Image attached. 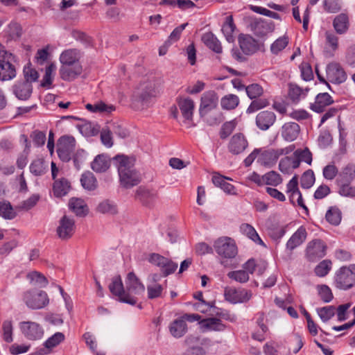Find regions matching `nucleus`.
I'll return each instance as SVG.
<instances>
[{
  "mask_svg": "<svg viewBox=\"0 0 355 355\" xmlns=\"http://www.w3.org/2000/svg\"><path fill=\"white\" fill-rule=\"evenodd\" d=\"M76 226L73 219L64 215L62 216L57 227L58 236L62 240H68L72 237L75 232Z\"/></svg>",
  "mask_w": 355,
  "mask_h": 355,
  "instance_id": "ddd939ff",
  "label": "nucleus"
},
{
  "mask_svg": "<svg viewBox=\"0 0 355 355\" xmlns=\"http://www.w3.org/2000/svg\"><path fill=\"white\" fill-rule=\"evenodd\" d=\"M69 209L80 217L85 216L89 212L86 202L81 198H72L69 202Z\"/></svg>",
  "mask_w": 355,
  "mask_h": 355,
  "instance_id": "cd10ccee",
  "label": "nucleus"
},
{
  "mask_svg": "<svg viewBox=\"0 0 355 355\" xmlns=\"http://www.w3.org/2000/svg\"><path fill=\"white\" fill-rule=\"evenodd\" d=\"M27 278L30 281L31 284L39 287H45L47 284V279L41 273L33 271L27 275Z\"/></svg>",
  "mask_w": 355,
  "mask_h": 355,
  "instance_id": "a18cd8bd",
  "label": "nucleus"
},
{
  "mask_svg": "<svg viewBox=\"0 0 355 355\" xmlns=\"http://www.w3.org/2000/svg\"><path fill=\"white\" fill-rule=\"evenodd\" d=\"M80 182L83 187L88 191H94L97 187L96 178L90 171H86L82 174Z\"/></svg>",
  "mask_w": 355,
  "mask_h": 355,
  "instance_id": "4c0bfd02",
  "label": "nucleus"
},
{
  "mask_svg": "<svg viewBox=\"0 0 355 355\" xmlns=\"http://www.w3.org/2000/svg\"><path fill=\"white\" fill-rule=\"evenodd\" d=\"M126 288L130 293L139 295L144 292L145 287L133 272L128 274L125 280Z\"/></svg>",
  "mask_w": 355,
  "mask_h": 355,
  "instance_id": "b1692460",
  "label": "nucleus"
},
{
  "mask_svg": "<svg viewBox=\"0 0 355 355\" xmlns=\"http://www.w3.org/2000/svg\"><path fill=\"white\" fill-rule=\"evenodd\" d=\"M163 288L159 284H153L147 286L148 297L155 299L162 296Z\"/></svg>",
  "mask_w": 355,
  "mask_h": 355,
  "instance_id": "69168bd1",
  "label": "nucleus"
},
{
  "mask_svg": "<svg viewBox=\"0 0 355 355\" xmlns=\"http://www.w3.org/2000/svg\"><path fill=\"white\" fill-rule=\"evenodd\" d=\"M38 199L39 198L37 196H32L27 200L23 201L19 205H18L16 207V210L28 211L36 205Z\"/></svg>",
  "mask_w": 355,
  "mask_h": 355,
  "instance_id": "774afa93",
  "label": "nucleus"
},
{
  "mask_svg": "<svg viewBox=\"0 0 355 355\" xmlns=\"http://www.w3.org/2000/svg\"><path fill=\"white\" fill-rule=\"evenodd\" d=\"M299 167V159L293 156H286L279 163V171L285 174H290L293 171Z\"/></svg>",
  "mask_w": 355,
  "mask_h": 355,
  "instance_id": "c85d7f7f",
  "label": "nucleus"
},
{
  "mask_svg": "<svg viewBox=\"0 0 355 355\" xmlns=\"http://www.w3.org/2000/svg\"><path fill=\"white\" fill-rule=\"evenodd\" d=\"M294 150L295 146L293 144L282 148L259 150L257 162L266 167H272L276 164L280 156L288 155Z\"/></svg>",
  "mask_w": 355,
  "mask_h": 355,
  "instance_id": "7ed1b4c3",
  "label": "nucleus"
},
{
  "mask_svg": "<svg viewBox=\"0 0 355 355\" xmlns=\"http://www.w3.org/2000/svg\"><path fill=\"white\" fill-rule=\"evenodd\" d=\"M282 182L281 175L276 171H272L264 175V184L277 186Z\"/></svg>",
  "mask_w": 355,
  "mask_h": 355,
  "instance_id": "603ef678",
  "label": "nucleus"
},
{
  "mask_svg": "<svg viewBox=\"0 0 355 355\" xmlns=\"http://www.w3.org/2000/svg\"><path fill=\"white\" fill-rule=\"evenodd\" d=\"M318 313L323 322H327L334 315L335 308L333 306H324L318 309Z\"/></svg>",
  "mask_w": 355,
  "mask_h": 355,
  "instance_id": "e2e57ef3",
  "label": "nucleus"
},
{
  "mask_svg": "<svg viewBox=\"0 0 355 355\" xmlns=\"http://www.w3.org/2000/svg\"><path fill=\"white\" fill-rule=\"evenodd\" d=\"M70 189V183L64 178L55 180L53 184V191L57 197L65 196Z\"/></svg>",
  "mask_w": 355,
  "mask_h": 355,
  "instance_id": "a19ab883",
  "label": "nucleus"
},
{
  "mask_svg": "<svg viewBox=\"0 0 355 355\" xmlns=\"http://www.w3.org/2000/svg\"><path fill=\"white\" fill-rule=\"evenodd\" d=\"M308 88L302 89L295 84L289 85L288 96L294 103H298L305 98L309 92Z\"/></svg>",
  "mask_w": 355,
  "mask_h": 355,
  "instance_id": "72a5a7b5",
  "label": "nucleus"
},
{
  "mask_svg": "<svg viewBox=\"0 0 355 355\" xmlns=\"http://www.w3.org/2000/svg\"><path fill=\"white\" fill-rule=\"evenodd\" d=\"M214 247L217 254L225 259H232L237 254L236 245L229 237L219 238L214 242Z\"/></svg>",
  "mask_w": 355,
  "mask_h": 355,
  "instance_id": "6e6552de",
  "label": "nucleus"
},
{
  "mask_svg": "<svg viewBox=\"0 0 355 355\" xmlns=\"http://www.w3.org/2000/svg\"><path fill=\"white\" fill-rule=\"evenodd\" d=\"M96 211L104 214H115L117 213V207L113 202L104 200L97 205Z\"/></svg>",
  "mask_w": 355,
  "mask_h": 355,
  "instance_id": "c03bdc74",
  "label": "nucleus"
},
{
  "mask_svg": "<svg viewBox=\"0 0 355 355\" xmlns=\"http://www.w3.org/2000/svg\"><path fill=\"white\" fill-rule=\"evenodd\" d=\"M118 168L120 181L125 188H130L139 184L140 178L134 168V160L125 155L114 157Z\"/></svg>",
  "mask_w": 355,
  "mask_h": 355,
  "instance_id": "f03ea898",
  "label": "nucleus"
},
{
  "mask_svg": "<svg viewBox=\"0 0 355 355\" xmlns=\"http://www.w3.org/2000/svg\"><path fill=\"white\" fill-rule=\"evenodd\" d=\"M64 340V335L61 332H57L49 338L44 343L46 352L44 354H49L52 349L57 347Z\"/></svg>",
  "mask_w": 355,
  "mask_h": 355,
  "instance_id": "ea45409f",
  "label": "nucleus"
},
{
  "mask_svg": "<svg viewBox=\"0 0 355 355\" xmlns=\"http://www.w3.org/2000/svg\"><path fill=\"white\" fill-rule=\"evenodd\" d=\"M339 186V193L346 197H355V187L349 185L350 182H337Z\"/></svg>",
  "mask_w": 355,
  "mask_h": 355,
  "instance_id": "0e129e2a",
  "label": "nucleus"
},
{
  "mask_svg": "<svg viewBox=\"0 0 355 355\" xmlns=\"http://www.w3.org/2000/svg\"><path fill=\"white\" fill-rule=\"evenodd\" d=\"M306 236L307 233L306 229L302 226L300 227L287 241L286 250L289 253H291L295 248L300 246L304 242L306 239Z\"/></svg>",
  "mask_w": 355,
  "mask_h": 355,
  "instance_id": "a211bd4d",
  "label": "nucleus"
},
{
  "mask_svg": "<svg viewBox=\"0 0 355 355\" xmlns=\"http://www.w3.org/2000/svg\"><path fill=\"white\" fill-rule=\"evenodd\" d=\"M80 58L79 51L77 49H67L61 53L60 61L62 65L80 64Z\"/></svg>",
  "mask_w": 355,
  "mask_h": 355,
  "instance_id": "c756f323",
  "label": "nucleus"
},
{
  "mask_svg": "<svg viewBox=\"0 0 355 355\" xmlns=\"http://www.w3.org/2000/svg\"><path fill=\"white\" fill-rule=\"evenodd\" d=\"M32 91L33 86L28 82L19 81L12 86V92L19 100L25 101L28 99L32 94Z\"/></svg>",
  "mask_w": 355,
  "mask_h": 355,
  "instance_id": "5701e85b",
  "label": "nucleus"
},
{
  "mask_svg": "<svg viewBox=\"0 0 355 355\" xmlns=\"http://www.w3.org/2000/svg\"><path fill=\"white\" fill-rule=\"evenodd\" d=\"M315 71L320 82L327 83V80L334 84H341L344 83L347 78V73L343 67L336 62L328 64L326 67V79L319 73L318 69Z\"/></svg>",
  "mask_w": 355,
  "mask_h": 355,
  "instance_id": "20e7f679",
  "label": "nucleus"
},
{
  "mask_svg": "<svg viewBox=\"0 0 355 355\" xmlns=\"http://www.w3.org/2000/svg\"><path fill=\"white\" fill-rule=\"evenodd\" d=\"M76 140L72 136L61 137L57 144V153L59 157L64 162L71 159V154L74 150Z\"/></svg>",
  "mask_w": 355,
  "mask_h": 355,
  "instance_id": "1a4fd4ad",
  "label": "nucleus"
},
{
  "mask_svg": "<svg viewBox=\"0 0 355 355\" xmlns=\"http://www.w3.org/2000/svg\"><path fill=\"white\" fill-rule=\"evenodd\" d=\"M85 108L91 112L104 114H110L115 110V107L113 105L107 104L101 101L94 104L87 103Z\"/></svg>",
  "mask_w": 355,
  "mask_h": 355,
  "instance_id": "7c9ffc66",
  "label": "nucleus"
},
{
  "mask_svg": "<svg viewBox=\"0 0 355 355\" xmlns=\"http://www.w3.org/2000/svg\"><path fill=\"white\" fill-rule=\"evenodd\" d=\"M325 252L326 245L320 240H314L309 242L306 248L307 257L311 261L323 257Z\"/></svg>",
  "mask_w": 355,
  "mask_h": 355,
  "instance_id": "dca6fc26",
  "label": "nucleus"
},
{
  "mask_svg": "<svg viewBox=\"0 0 355 355\" xmlns=\"http://www.w3.org/2000/svg\"><path fill=\"white\" fill-rule=\"evenodd\" d=\"M19 329L23 335L28 340H36L41 339L44 335L42 327L37 322L24 321L19 323Z\"/></svg>",
  "mask_w": 355,
  "mask_h": 355,
  "instance_id": "9d476101",
  "label": "nucleus"
},
{
  "mask_svg": "<svg viewBox=\"0 0 355 355\" xmlns=\"http://www.w3.org/2000/svg\"><path fill=\"white\" fill-rule=\"evenodd\" d=\"M246 93L251 99L257 98L263 94V89L257 83L251 84L245 87Z\"/></svg>",
  "mask_w": 355,
  "mask_h": 355,
  "instance_id": "6e6d98bb",
  "label": "nucleus"
},
{
  "mask_svg": "<svg viewBox=\"0 0 355 355\" xmlns=\"http://www.w3.org/2000/svg\"><path fill=\"white\" fill-rule=\"evenodd\" d=\"M327 220L332 225H337L341 220V214L340 210L336 207L330 208L326 214Z\"/></svg>",
  "mask_w": 355,
  "mask_h": 355,
  "instance_id": "8fccbe9b",
  "label": "nucleus"
},
{
  "mask_svg": "<svg viewBox=\"0 0 355 355\" xmlns=\"http://www.w3.org/2000/svg\"><path fill=\"white\" fill-rule=\"evenodd\" d=\"M289 42L288 36L284 35L277 39L270 46V51L272 54H278L286 48Z\"/></svg>",
  "mask_w": 355,
  "mask_h": 355,
  "instance_id": "49530a36",
  "label": "nucleus"
},
{
  "mask_svg": "<svg viewBox=\"0 0 355 355\" xmlns=\"http://www.w3.org/2000/svg\"><path fill=\"white\" fill-rule=\"evenodd\" d=\"M335 284L340 289L352 288L355 284V264L340 268L336 273Z\"/></svg>",
  "mask_w": 355,
  "mask_h": 355,
  "instance_id": "423d86ee",
  "label": "nucleus"
},
{
  "mask_svg": "<svg viewBox=\"0 0 355 355\" xmlns=\"http://www.w3.org/2000/svg\"><path fill=\"white\" fill-rule=\"evenodd\" d=\"M241 232L246 235L249 239L253 241L255 243L265 246L264 243L259 237L255 229L248 223H243L240 227Z\"/></svg>",
  "mask_w": 355,
  "mask_h": 355,
  "instance_id": "e433bc0d",
  "label": "nucleus"
},
{
  "mask_svg": "<svg viewBox=\"0 0 355 355\" xmlns=\"http://www.w3.org/2000/svg\"><path fill=\"white\" fill-rule=\"evenodd\" d=\"M315 182V175L311 170L305 171L301 178V186L304 189L311 188Z\"/></svg>",
  "mask_w": 355,
  "mask_h": 355,
  "instance_id": "4d7b16f0",
  "label": "nucleus"
},
{
  "mask_svg": "<svg viewBox=\"0 0 355 355\" xmlns=\"http://www.w3.org/2000/svg\"><path fill=\"white\" fill-rule=\"evenodd\" d=\"M240 47L245 54L253 53L257 49L255 40L250 35H243L239 37Z\"/></svg>",
  "mask_w": 355,
  "mask_h": 355,
  "instance_id": "473e14b6",
  "label": "nucleus"
},
{
  "mask_svg": "<svg viewBox=\"0 0 355 355\" xmlns=\"http://www.w3.org/2000/svg\"><path fill=\"white\" fill-rule=\"evenodd\" d=\"M179 108L182 115L184 119V122L188 123L187 127H190L191 121L193 119V110L195 107L194 102L189 98H180L178 101Z\"/></svg>",
  "mask_w": 355,
  "mask_h": 355,
  "instance_id": "f3484780",
  "label": "nucleus"
},
{
  "mask_svg": "<svg viewBox=\"0 0 355 355\" xmlns=\"http://www.w3.org/2000/svg\"><path fill=\"white\" fill-rule=\"evenodd\" d=\"M7 33L10 40L19 39L21 35V28L17 23H10L8 26Z\"/></svg>",
  "mask_w": 355,
  "mask_h": 355,
  "instance_id": "052dcab7",
  "label": "nucleus"
},
{
  "mask_svg": "<svg viewBox=\"0 0 355 355\" xmlns=\"http://www.w3.org/2000/svg\"><path fill=\"white\" fill-rule=\"evenodd\" d=\"M326 45L329 46L333 52L338 49V37L332 32L327 31L325 33Z\"/></svg>",
  "mask_w": 355,
  "mask_h": 355,
  "instance_id": "680f3d73",
  "label": "nucleus"
},
{
  "mask_svg": "<svg viewBox=\"0 0 355 355\" xmlns=\"http://www.w3.org/2000/svg\"><path fill=\"white\" fill-rule=\"evenodd\" d=\"M318 295L324 302H329L333 299V294L330 288L327 285H319L317 286Z\"/></svg>",
  "mask_w": 355,
  "mask_h": 355,
  "instance_id": "bf43d9fd",
  "label": "nucleus"
},
{
  "mask_svg": "<svg viewBox=\"0 0 355 355\" xmlns=\"http://www.w3.org/2000/svg\"><path fill=\"white\" fill-rule=\"evenodd\" d=\"M0 216L6 219L12 220L17 216V211L8 201H0Z\"/></svg>",
  "mask_w": 355,
  "mask_h": 355,
  "instance_id": "79ce46f5",
  "label": "nucleus"
},
{
  "mask_svg": "<svg viewBox=\"0 0 355 355\" xmlns=\"http://www.w3.org/2000/svg\"><path fill=\"white\" fill-rule=\"evenodd\" d=\"M110 292L119 297L120 301L132 305L137 303L136 298L130 297L124 291L123 285L120 276L115 277L112 279V283L109 285Z\"/></svg>",
  "mask_w": 355,
  "mask_h": 355,
  "instance_id": "f8f14e48",
  "label": "nucleus"
},
{
  "mask_svg": "<svg viewBox=\"0 0 355 355\" xmlns=\"http://www.w3.org/2000/svg\"><path fill=\"white\" fill-rule=\"evenodd\" d=\"M236 126V123L234 120L225 123L220 132L221 139H225L232 134Z\"/></svg>",
  "mask_w": 355,
  "mask_h": 355,
  "instance_id": "338daca9",
  "label": "nucleus"
},
{
  "mask_svg": "<svg viewBox=\"0 0 355 355\" xmlns=\"http://www.w3.org/2000/svg\"><path fill=\"white\" fill-rule=\"evenodd\" d=\"M111 166V159L106 154L96 155L90 164L91 168L97 173L106 172Z\"/></svg>",
  "mask_w": 355,
  "mask_h": 355,
  "instance_id": "aec40b11",
  "label": "nucleus"
},
{
  "mask_svg": "<svg viewBox=\"0 0 355 355\" xmlns=\"http://www.w3.org/2000/svg\"><path fill=\"white\" fill-rule=\"evenodd\" d=\"M300 125L295 122H288L283 125L282 128V137L288 141L295 140L300 133Z\"/></svg>",
  "mask_w": 355,
  "mask_h": 355,
  "instance_id": "a878e982",
  "label": "nucleus"
},
{
  "mask_svg": "<svg viewBox=\"0 0 355 355\" xmlns=\"http://www.w3.org/2000/svg\"><path fill=\"white\" fill-rule=\"evenodd\" d=\"M31 172L35 175H41L46 171L44 162L42 159L34 160L30 166Z\"/></svg>",
  "mask_w": 355,
  "mask_h": 355,
  "instance_id": "5fc2aeb1",
  "label": "nucleus"
},
{
  "mask_svg": "<svg viewBox=\"0 0 355 355\" xmlns=\"http://www.w3.org/2000/svg\"><path fill=\"white\" fill-rule=\"evenodd\" d=\"M236 26L233 21L232 16L230 15L225 18V21L222 26V32L224 34L227 41L232 42L234 41L233 33Z\"/></svg>",
  "mask_w": 355,
  "mask_h": 355,
  "instance_id": "58836bf2",
  "label": "nucleus"
},
{
  "mask_svg": "<svg viewBox=\"0 0 355 355\" xmlns=\"http://www.w3.org/2000/svg\"><path fill=\"white\" fill-rule=\"evenodd\" d=\"M218 98L214 91H209L204 93L201 97L200 105V115L205 116L208 112L217 107Z\"/></svg>",
  "mask_w": 355,
  "mask_h": 355,
  "instance_id": "4468645a",
  "label": "nucleus"
},
{
  "mask_svg": "<svg viewBox=\"0 0 355 355\" xmlns=\"http://www.w3.org/2000/svg\"><path fill=\"white\" fill-rule=\"evenodd\" d=\"M293 155L299 159V165L301 162H304L308 164H311L312 162V154L308 148L296 150Z\"/></svg>",
  "mask_w": 355,
  "mask_h": 355,
  "instance_id": "13d9d810",
  "label": "nucleus"
},
{
  "mask_svg": "<svg viewBox=\"0 0 355 355\" xmlns=\"http://www.w3.org/2000/svg\"><path fill=\"white\" fill-rule=\"evenodd\" d=\"M276 121V115L271 111L260 112L256 117V124L257 127L266 130L272 126Z\"/></svg>",
  "mask_w": 355,
  "mask_h": 355,
  "instance_id": "4be33fe9",
  "label": "nucleus"
},
{
  "mask_svg": "<svg viewBox=\"0 0 355 355\" xmlns=\"http://www.w3.org/2000/svg\"><path fill=\"white\" fill-rule=\"evenodd\" d=\"M224 295L225 300L231 303H245L251 299L252 293L245 288L228 287L225 289Z\"/></svg>",
  "mask_w": 355,
  "mask_h": 355,
  "instance_id": "9b49d317",
  "label": "nucleus"
},
{
  "mask_svg": "<svg viewBox=\"0 0 355 355\" xmlns=\"http://www.w3.org/2000/svg\"><path fill=\"white\" fill-rule=\"evenodd\" d=\"M355 178V165L353 164H347L345 165L336 179V182H351Z\"/></svg>",
  "mask_w": 355,
  "mask_h": 355,
  "instance_id": "2f4dec72",
  "label": "nucleus"
},
{
  "mask_svg": "<svg viewBox=\"0 0 355 355\" xmlns=\"http://www.w3.org/2000/svg\"><path fill=\"white\" fill-rule=\"evenodd\" d=\"M338 169L334 162L328 164L323 168L322 175L327 180H333L338 176Z\"/></svg>",
  "mask_w": 355,
  "mask_h": 355,
  "instance_id": "09e8293b",
  "label": "nucleus"
},
{
  "mask_svg": "<svg viewBox=\"0 0 355 355\" xmlns=\"http://www.w3.org/2000/svg\"><path fill=\"white\" fill-rule=\"evenodd\" d=\"M239 103V98L235 94H227L221 98L220 105L225 110L235 109Z\"/></svg>",
  "mask_w": 355,
  "mask_h": 355,
  "instance_id": "37998d69",
  "label": "nucleus"
},
{
  "mask_svg": "<svg viewBox=\"0 0 355 355\" xmlns=\"http://www.w3.org/2000/svg\"><path fill=\"white\" fill-rule=\"evenodd\" d=\"M333 26L337 33L342 35L347 32L349 28V19L346 14L341 13L334 20Z\"/></svg>",
  "mask_w": 355,
  "mask_h": 355,
  "instance_id": "c9c22d12",
  "label": "nucleus"
},
{
  "mask_svg": "<svg viewBox=\"0 0 355 355\" xmlns=\"http://www.w3.org/2000/svg\"><path fill=\"white\" fill-rule=\"evenodd\" d=\"M227 277L230 279H234L239 283H245L250 279L248 272L244 270H238L229 272L227 273Z\"/></svg>",
  "mask_w": 355,
  "mask_h": 355,
  "instance_id": "3c124183",
  "label": "nucleus"
},
{
  "mask_svg": "<svg viewBox=\"0 0 355 355\" xmlns=\"http://www.w3.org/2000/svg\"><path fill=\"white\" fill-rule=\"evenodd\" d=\"M202 40L207 47L214 52L217 53L222 52L220 42L212 33L209 32L203 34Z\"/></svg>",
  "mask_w": 355,
  "mask_h": 355,
  "instance_id": "f704fd0d",
  "label": "nucleus"
},
{
  "mask_svg": "<svg viewBox=\"0 0 355 355\" xmlns=\"http://www.w3.org/2000/svg\"><path fill=\"white\" fill-rule=\"evenodd\" d=\"M187 322L182 317L174 320L168 325L169 333L175 338L183 337L187 334Z\"/></svg>",
  "mask_w": 355,
  "mask_h": 355,
  "instance_id": "412c9836",
  "label": "nucleus"
},
{
  "mask_svg": "<svg viewBox=\"0 0 355 355\" xmlns=\"http://www.w3.org/2000/svg\"><path fill=\"white\" fill-rule=\"evenodd\" d=\"M248 146V142L245 136L241 133H236L231 137L227 148L230 153L239 155L243 153Z\"/></svg>",
  "mask_w": 355,
  "mask_h": 355,
  "instance_id": "2eb2a0df",
  "label": "nucleus"
},
{
  "mask_svg": "<svg viewBox=\"0 0 355 355\" xmlns=\"http://www.w3.org/2000/svg\"><path fill=\"white\" fill-rule=\"evenodd\" d=\"M26 305L31 309H41L47 306L49 299L46 292L43 291L29 290L23 295Z\"/></svg>",
  "mask_w": 355,
  "mask_h": 355,
  "instance_id": "39448f33",
  "label": "nucleus"
},
{
  "mask_svg": "<svg viewBox=\"0 0 355 355\" xmlns=\"http://www.w3.org/2000/svg\"><path fill=\"white\" fill-rule=\"evenodd\" d=\"M81 64L62 65L60 69V78L65 81H72L81 74Z\"/></svg>",
  "mask_w": 355,
  "mask_h": 355,
  "instance_id": "6ab92c4d",
  "label": "nucleus"
},
{
  "mask_svg": "<svg viewBox=\"0 0 355 355\" xmlns=\"http://www.w3.org/2000/svg\"><path fill=\"white\" fill-rule=\"evenodd\" d=\"M159 84L154 79L147 80L140 83L132 96L133 108L142 110L149 107L151 99L159 94Z\"/></svg>",
  "mask_w": 355,
  "mask_h": 355,
  "instance_id": "f257e3e1",
  "label": "nucleus"
},
{
  "mask_svg": "<svg viewBox=\"0 0 355 355\" xmlns=\"http://www.w3.org/2000/svg\"><path fill=\"white\" fill-rule=\"evenodd\" d=\"M12 55L0 46V80H10L16 76V69L12 64Z\"/></svg>",
  "mask_w": 355,
  "mask_h": 355,
  "instance_id": "0eeeda50",
  "label": "nucleus"
},
{
  "mask_svg": "<svg viewBox=\"0 0 355 355\" xmlns=\"http://www.w3.org/2000/svg\"><path fill=\"white\" fill-rule=\"evenodd\" d=\"M200 328L203 331H222L225 329V325L216 318H209L200 322Z\"/></svg>",
  "mask_w": 355,
  "mask_h": 355,
  "instance_id": "bb28decb",
  "label": "nucleus"
},
{
  "mask_svg": "<svg viewBox=\"0 0 355 355\" xmlns=\"http://www.w3.org/2000/svg\"><path fill=\"white\" fill-rule=\"evenodd\" d=\"M56 69L55 64H50L45 69V74L43 77L41 86L44 87H49L53 82L54 72Z\"/></svg>",
  "mask_w": 355,
  "mask_h": 355,
  "instance_id": "de8ad7c7",
  "label": "nucleus"
},
{
  "mask_svg": "<svg viewBox=\"0 0 355 355\" xmlns=\"http://www.w3.org/2000/svg\"><path fill=\"white\" fill-rule=\"evenodd\" d=\"M334 103L331 96L328 93H320L315 97L314 103L311 104L310 108L315 112H322L326 107Z\"/></svg>",
  "mask_w": 355,
  "mask_h": 355,
  "instance_id": "393cba45",
  "label": "nucleus"
},
{
  "mask_svg": "<svg viewBox=\"0 0 355 355\" xmlns=\"http://www.w3.org/2000/svg\"><path fill=\"white\" fill-rule=\"evenodd\" d=\"M331 268V261L323 260L315 268V273L317 276L322 277L326 276Z\"/></svg>",
  "mask_w": 355,
  "mask_h": 355,
  "instance_id": "864d4df0",
  "label": "nucleus"
}]
</instances>
